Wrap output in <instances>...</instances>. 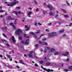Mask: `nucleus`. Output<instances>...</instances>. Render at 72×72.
I'll list each match as a JSON object with an SVG mask.
<instances>
[{"label": "nucleus", "mask_w": 72, "mask_h": 72, "mask_svg": "<svg viewBox=\"0 0 72 72\" xmlns=\"http://www.w3.org/2000/svg\"><path fill=\"white\" fill-rule=\"evenodd\" d=\"M4 12V11L3 10H0V13H3Z\"/></svg>", "instance_id": "29"}, {"label": "nucleus", "mask_w": 72, "mask_h": 72, "mask_svg": "<svg viewBox=\"0 0 72 72\" xmlns=\"http://www.w3.org/2000/svg\"><path fill=\"white\" fill-rule=\"evenodd\" d=\"M44 52H45V53H47V50L45 48L44 51Z\"/></svg>", "instance_id": "46"}, {"label": "nucleus", "mask_w": 72, "mask_h": 72, "mask_svg": "<svg viewBox=\"0 0 72 72\" xmlns=\"http://www.w3.org/2000/svg\"><path fill=\"white\" fill-rule=\"evenodd\" d=\"M33 1L34 2H35V4H37V2L36 1H35V0H33Z\"/></svg>", "instance_id": "40"}, {"label": "nucleus", "mask_w": 72, "mask_h": 72, "mask_svg": "<svg viewBox=\"0 0 72 72\" xmlns=\"http://www.w3.org/2000/svg\"><path fill=\"white\" fill-rule=\"evenodd\" d=\"M49 14L52 16H53V15H54V14L51 12H50V13H49Z\"/></svg>", "instance_id": "13"}, {"label": "nucleus", "mask_w": 72, "mask_h": 72, "mask_svg": "<svg viewBox=\"0 0 72 72\" xmlns=\"http://www.w3.org/2000/svg\"><path fill=\"white\" fill-rule=\"evenodd\" d=\"M64 30H61L60 31V33H61L62 32H64Z\"/></svg>", "instance_id": "22"}, {"label": "nucleus", "mask_w": 72, "mask_h": 72, "mask_svg": "<svg viewBox=\"0 0 72 72\" xmlns=\"http://www.w3.org/2000/svg\"><path fill=\"white\" fill-rule=\"evenodd\" d=\"M48 36L49 38L53 37L54 36H57L58 35V34L56 32H52L48 34Z\"/></svg>", "instance_id": "1"}, {"label": "nucleus", "mask_w": 72, "mask_h": 72, "mask_svg": "<svg viewBox=\"0 0 72 72\" xmlns=\"http://www.w3.org/2000/svg\"><path fill=\"white\" fill-rule=\"evenodd\" d=\"M38 25L39 26H41L42 24H40V22H38Z\"/></svg>", "instance_id": "52"}, {"label": "nucleus", "mask_w": 72, "mask_h": 72, "mask_svg": "<svg viewBox=\"0 0 72 72\" xmlns=\"http://www.w3.org/2000/svg\"><path fill=\"white\" fill-rule=\"evenodd\" d=\"M36 11H39V9L37 8L36 9Z\"/></svg>", "instance_id": "62"}, {"label": "nucleus", "mask_w": 72, "mask_h": 72, "mask_svg": "<svg viewBox=\"0 0 72 72\" xmlns=\"http://www.w3.org/2000/svg\"><path fill=\"white\" fill-rule=\"evenodd\" d=\"M46 49H48L49 50V48L48 47H45Z\"/></svg>", "instance_id": "34"}, {"label": "nucleus", "mask_w": 72, "mask_h": 72, "mask_svg": "<svg viewBox=\"0 0 72 72\" xmlns=\"http://www.w3.org/2000/svg\"><path fill=\"white\" fill-rule=\"evenodd\" d=\"M0 57H1V58H3V56L2 55H0Z\"/></svg>", "instance_id": "63"}, {"label": "nucleus", "mask_w": 72, "mask_h": 72, "mask_svg": "<svg viewBox=\"0 0 72 72\" xmlns=\"http://www.w3.org/2000/svg\"><path fill=\"white\" fill-rule=\"evenodd\" d=\"M17 9H20V7H16Z\"/></svg>", "instance_id": "56"}, {"label": "nucleus", "mask_w": 72, "mask_h": 72, "mask_svg": "<svg viewBox=\"0 0 72 72\" xmlns=\"http://www.w3.org/2000/svg\"><path fill=\"white\" fill-rule=\"evenodd\" d=\"M19 62L20 63H22V64H24V63H23V60H20L19 61Z\"/></svg>", "instance_id": "10"}, {"label": "nucleus", "mask_w": 72, "mask_h": 72, "mask_svg": "<svg viewBox=\"0 0 72 72\" xmlns=\"http://www.w3.org/2000/svg\"><path fill=\"white\" fill-rule=\"evenodd\" d=\"M69 68V69H72V66H70Z\"/></svg>", "instance_id": "50"}, {"label": "nucleus", "mask_w": 72, "mask_h": 72, "mask_svg": "<svg viewBox=\"0 0 72 72\" xmlns=\"http://www.w3.org/2000/svg\"><path fill=\"white\" fill-rule=\"evenodd\" d=\"M66 61H67V62H68V61H69V59L67 58V59H66Z\"/></svg>", "instance_id": "61"}, {"label": "nucleus", "mask_w": 72, "mask_h": 72, "mask_svg": "<svg viewBox=\"0 0 72 72\" xmlns=\"http://www.w3.org/2000/svg\"><path fill=\"white\" fill-rule=\"evenodd\" d=\"M16 67L18 68V69H19V67L18 66H16Z\"/></svg>", "instance_id": "60"}, {"label": "nucleus", "mask_w": 72, "mask_h": 72, "mask_svg": "<svg viewBox=\"0 0 72 72\" xmlns=\"http://www.w3.org/2000/svg\"><path fill=\"white\" fill-rule=\"evenodd\" d=\"M52 24V23H49L48 24V26H50V25H51V24Z\"/></svg>", "instance_id": "57"}, {"label": "nucleus", "mask_w": 72, "mask_h": 72, "mask_svg": "<svg viewBox=\"0 0 72 72\" xmlns=\"http://www.w3.org/2000/svg\"><path fill=\"white\" fill-rule=\"evenodd\" d=\"M38 46H39V44H36L35 45V47H37Z\"/></svg>", "instance_id": "43"}, {"label": "nucleus", "mask_w": 72, "mask_h": 72, "mask_svg": "<svg viewBox=\"0 0 72 72\" xmlns=\"http://www.w3.org/2000/svg\"><path fill=\"white\" fill-rule=\"evenodd\" d=\"M7 19L8 20H9L10 21V20H14L15 19L14 18H12V17L10 16H7Z\"/></svg>", "instance_id": "6"}, {"label": "nucleus", "mask_w": 72, "mask_h": 72, "mask_svg": "<svg viewBox=\"0 0 72 72\" xmlns=\"http://www.w3.org/2000/svg\"><path fill=\"white\" fill-rule=\"evenodd\" d=\"M45 71H47V72H50V69H46V70H45Z\"/></svg>", "instance_id": "17"}, {"label": "nucleus", "mask_w": 72, "mask_h": 72, "mask_svg": "<svg viewBox=\"0 0 72 72\" xmlns=\"http://www.w3.org/2000/svg\"><path fill=\"white\" fill-rule=\"evenodd\" d=\"M33 51H31L30 52V54H32V53H33Z\"/></svg>", "instance_id": "44"}, {"label": "nucleus", "mask_w": 72, "mask_h": 72, "mask_svg": "<svg viewBox=\"0 0 72 72\" xmlns=\"http://www.w3.org/2000/svg\"><path fill=\"white\" fill-rule=\"evenodd\" d=\"M12 41L14 42H16V41H15V40L14 39H12Z\"/></svg>", "instance_id": "32"}, {"label": "nucleus", "mask_w": 72, "mask_h": 72, "mask_svg": "<svg viewBox=\"0 0 72 72\" xmlns=\"http://www.w3.org/2000/svg\"><path fill=\"white\" fill-rule=\"evenodd\" d=\"M12 27H13L14 30H15V26L13 25Z\"/></svg>", "instance_id": "21"}, {"label": "nucleus", "mask_w": 72, "mask_h": 72, "mask_svg": "<svg viewBox=\"0 0 72 72\" xmlns=\"http://www.w3.org/2000/svg\"><path fill=\"white\" fill-rule=\"evenodd\" d=\"M2 30H6L7 29V28L6 27H4L2 28Z\"/></svg>", "instance_id": "16"}, {"label": "nucleus", "mask_w": 72, "mask_h": 72, "mask_svg": "<svg viewBox=\"0 0 72 72\" xmlns=\"http://www.w3.org/2000/svg\"><path fill=\"white\" fill-rule=\"evenodd\" d=\"M44 35H45V34H44L41 35L40 37V38H41V37H42V36H44Z\"/></svg>", "instance_id": "42"}, {"label": "nucleus", "mask_w": 72, "mask_h": 72, "mask_svg": "<svg viewBox=\"0 0 72 72\" xmlns=\"http://www.w3.org/2000/svg\"><path fill=\"white\" fill-rule=\"evenodd\" d=\"M16 4V2H14V3H11V4H6L7 6H14V5H15Z\"/></svg>", "instance_id": "4"}, {"label": "nucleus", "mask_w": 72, "mask_h": 72, "mask_svg": "<svg viewBox=\"0 0 72 72\" xmlns=\"http://www.w3.org/2000/svg\"><path fill=\"white\" fill-rule=\"evenodd\" d=\"M39 44H42V42L41 41H39Z\"/></svg>", "instance_id": "30"}, {"label": "nucleus", "mask_w": 72, "mask_h": 72, "mask_svg": "<svg viewBox=\"0 0 72 72\" xmlns=\"http://www.w3.org/2000/svg\"><path fill=\"white\" fill-rule=\"evenodd\" d=\"M47 6L48 8H50V11L52 10H53V8L52 7V6H51V5L50 4H48L47 5Z\"/></svg>", "instance_id": "5"}, {"label": "nucleus", "mask_w": 72, "mask_h": 72, "mask_svg": "<svg viewBox=\"0 0 72 72\" xmlns=\"http://www.w3.org/2000/svg\"><path fill=\"white\" fill-rule=\"evenodd\" d=\"M55 51V50L53 49H51V52H53V51Z\"/></svg>", "instance_id": "23"}, {"label": "nucleus", "mask_w": 72, "mask_h": 72, "mask_svg": "<svg viewBox=\"0 0 72 72\" xmlns=\"http://www.w3.org/2000/svg\"><path fill=\"white\" fill-rule=\"evenodd\" d=\"M10 25H12V26H13V23H10Z\"/></svg>", "instance_id": "51"}, {"label": "nucleus", "mask_w": 72, "mask_h": 72, "mask_svg": "<svg viewBox=\"0 0 72 72\" xmlns=\"http://www.w3.org/2000/svg\"><path fill=\"white\" fill-rule=\"evenodd\" d=\"M41 68H42L43 69H44V70H46V69L44 68H43V67H42V66H41Z\"/></svg>", "instance_id": "35"}, {"label": "nucleus", "mask_w": 72, "mask_h": 72, "mask_svg": "<svg viewBox=\"0 0 72 72\" xmlns=\"http://www.w3.org/2000/svg\"><path fill=\"white\" fill-rule=\"evenodd\" d=\"M34 65L35 66V67H39V65H38L36 64H35Z\"/></svg>", "instance_id": "37"}, {"label": "nucleus", "mask_w": 72, "mask_h": 72, "mask_svg": "<svg viewBox=\"0 0 72 72\" xmlns=\"http://www.w3.org/2000/svg\"><path fill=\"white\" fill-rule=\"evenodd\" d=\"M34 35V38H37V36H36V35L35 34V35Z\"/></svg>", "instance_id": "38"}, {"label": "nucleus", "mask_w": 72, "mask_h": 72, "mask_svg": "<svg viewBox=\"0 0 72 72\" xmlns=\"http://www.w3.org/2000/svg\"><path fill=\"white\" fill-rule=\"evenodd\" d=\"M66 4H67V5H68L69 6V3L68 2V1H66Z\"/></svg>", "instance_id": "31"}, {"label": "nucleus", "mask_w": 72, "mask_h": 72, "mask_svg": "<svg viewBox=\"0 0 72 72\" xmlns=\"http://www.w3.org/2000/svg\"><path fill=\"white\" fill-rule=\"evenodd\" d=\"M69 54V52H66L65 53V54H62V55H64V56H67V55H68Z\"/></svg>", "instance_id": "7"}, {"label": "nucleus", "mask_w": 72, "mask_h": 72, "mask_svg": "<svg viewBox=\"0 0 72 72\" xmlns=\"http://www.w3.org/2000/svg\"><path fill=\"white\" fill-rule=\"evenodd\" d=\"M6 46H9V44H6Z\"/></svg>", "instance_id": "55"}, {"label": "nucleus", "mask_w": 72, "mask_h": 72, "mask_svg": "<svg viewBox=\"0 0 72 72\" xmlns=\"http://www.w3.org/2000/svg\"><path fill=\"white\" fill-rule=\"evenodd\" d=\"M64 71L65 72H68V70L66 69H64Z\"/></svg>", "instance_id": "41"}, {"label": "nucleus", "mask_w": 72, "mask_h": 72, "mask_svg": "<svg viewBox=\"0 0 72 72\" xmlns=\"http://www.w3.org/2000/svg\"><path fill=\"white\" fill-rule=\"evenodd\" d=\"M34 25H35V26H37V23H36V22H34Z\"/></svg>", "instance_id": "33"}, {"label": "nucleus", "mask_w": 72, "mask_h": 72, "mask_svg": "<svg viewBox=\"0 0 72 72\" xmlns=\"http://www.w3.org/2000/svg\"><path fill=\"white\" fill-rule=\"evenodd\" d=\"M7 56L8 57V58H11V56L10 55H7Z\"/></svg>", "instance_id": "27"}, {"label": "nucleus", "mask_w": 72, "mask_h": 72, "mask_svg": "<svg viewBox=\"0 0 72 72\" xmlns=\"http://www.w3.org/2000/svg\"><path fill=\"white\" fill-rule=\"evenodd\" d=\"M30 30V28H28L26 30V31H27L28 30Z\"/></svg>", "instance_id": "58"}, {"label": "nucleus", "mask_w": 72, "mask_h": 72, "mask_svg": "<svg viewBox=\"0 0 72 72\" xmlns=\"http://www.w3.org/2000/svg\"><path fill=\"white\" fill-rule=\"evenodd\" d=\"M15 24H17V19H15L14 21Z\"/></svg>", "instance_id": "26"}, {"label": "nucleus", "mask_w": 72, "mask_h": 72, "mask_svg": "<svg viewBox=\"0 0 72 72\" xmlns=\"http://www.w3.org/2000/svg\"><path fill=\"white\" fill-rule=\"evenodd\" d=\"M58 53L56 52L54 53V55H58Z\"/></svg>", "instance_id": "47"}, {"label": "nucleus", "mask_w": 72, "mask_h": 72, "mask_svg": "<svg viewBox=\"0 0 72 72\" xmlns=\"http://www.w3.org/2000/svg\"><path fill=\"white\" fill-rule=\"evenodd\" d=\"M62 11L63 12V13H67V12L66 10H64V9H62Z\"/></svg>", "instance_id": "11"}, {"label": "nucleus", "mask_w": 72, "mask_h": 72, "mask_svg": "<svg viewBox=\"0 0 72 72\" xmlns=\"http://www.w3.org/2000/svg\"><path fill=\"white\" fill-rule=\"evenodd\" d=\"M58 17V15H56V16L55 17V18H57V17Z\"/></svg>", "instance_id": "45"}, {"label": "nucleus", "mask_w": 72, "mask_h": 72, "mask_svg": "<svg viewBox=\"0 0 72 72\" xmlns=\"http://www.w3.org/2000/svg\"><path fill=\"white\" fill-rule=\"evenodd\" d=\"M43 63V61H39V63H40V64H42Z\"/></svg>", "instance_id": "25"}, {"label": "nucleus", "mask_w": 72, "mask_h": 72, "mask_svg": "<svg viewBox=\"0 0 72 72\" xmlns=\"http://www.w3.org/2000/svg\"><path fill=\"white\" fill-rule=\"evenodd\" d=\"M13 13H14V14H15L16 15H17V14H18V13L16 11H14L13 12Z\"/></svg>", "instance_id": "15"}, {"label": "nucleus", "mask_w": 72, "mask_h": 72, "mask_svg": "<svg viewBox=\"0 0 72 72\" xmlns=\"http://www.w3.org/2000/svg\"><path fill=\"white\" fill-rule=\"evenodd\" d=\"M28 57H30V58H33V57L32 56V55H30V54H28Z\"/></svg>", "instance_id": "12"}, {"label": "nucleus", "mask_w": 72, "mask_h": 72, "mask_svg": "<svg viewBox=\"0 0 72 72\" xmlns=\"http://www.w3.org/2000/svg\"><path fill=\"white\" fill-rule=\"evenodd\" d=\"M22 33V31L21 29H19L17 30V31H15V33L16 35H18V36H19V33Z\"/></svg>", "instance_id": "3"}, {"label": "nucleus", "mask_w": 72, "mask_h": 72, "mask_svg": "<svg viewBox=\"0 0 72 72\" xmlns=\"http://www.w3.org/2000/svg\"><path fill=\"white\" fill-rule=\"evenodd\" d=\"M46 64L47 65V66H48L49 65H50V64H51V62H46Z\"/></svg>", "instance_id": "14"}, {"label": "nucleus", "mask_w": 72, "mask_h": 72, "mask_svg": "<svg viewBox=\"0 0 72 72\" xmlns=\"http://www.w3.org/2000/svg\"><path fill=\"white\" fill-rule=\"evenodd\" d=\"M19 38H18L19 39H20V40H22V37H21L20 36V35H19Z\"/></svg>", "instance_id": "19"}, {"label": "nucleus", "mask_w": 72, "mask_h": 72, "mask_svg": "<svg viewBox=\"0 0 72 72\" xmlns=\"http://www.w3.org/2000/svg\"><path fill=\"white\" fill-rule=\"evenodd\" d=\"M32 14V12H29L28 13L27 15H28V17H30L31 16H30V15Z\"/></svg>", "instance_id": "8"}, {"label": "nucleus", "mask_w": 72, "mask_h": 72, "mask_svg": "<svg viewBox=\"0 0 72 72\" xmlns=\"http://www.w3.org/2000/svg\"><path fill=\"white\" fill-rule=\"evenodd\" d=\"M30 33L31 34V35H35V34L33 32H30Z\"/></svg>", "instance_id": "18"}, {"label": "nucleus", "mask_w": 72, "mask_h": 72, "mask_svg": "<svg viewBox=\"0 0 72 72\" xmlns=\"http://www.w3.org/2000/svg\"><path fill=\"white\" fill-rule=\"evenodd\" d=\"M29 39L26 40L25 42H24V41H21V44H25L27 45H29Z\"/></svg>", "instance_id": "2"}, {"label": "nucleus", "mask_w": 72, "mask_h": 72, "mask_svg": "<svg viewBox=\"0 0 72 72\" xmlns=\"http://www.w3.org/2000/svg\"><path fill=\"white\" fill-rule=\"evenodd\" d=\"M15 38L13 36H12V40H14V39Z\"/></svg>", "instance_id": "48"}, {"label": "nucleus", "mask_w": 72, "mask_h": 72, "mask_svg": "<svg viewBox=\"0 0 72 72\" xmlns=\"http://www.w3.org/2000/svg\"><path fill=\"white\" fill-rule=\"evenodd\" d=\"M40 30H39L38 31V32H36L35 33L36 34H37V33H40Z\"/></svg>", "instance_id": "28"}, {"label": "nucleus", "mask_w": 72, "mask_h": 72, "mask_svg": "<svg viewBox=\"0 0 72 72\" xmlns=\"http://www.w3.org/2000/svg\"><path fill=\"white\" fill-rule=\"evenodd\" d=\"M46 31L47 32H49V31L48 29H46Z\"/></svg>", "instance_id": "59"}, {"label": "nucleus", "mask_w": 72, "mask_h": 72, "mask_svg": "<svg viewBox=\"0 0 72 72\" xmlns=\"http://www.w3.org/2000/svg\"><path fill=\"white\" fill-rule=\"evenodd\" d=\"M3 23L4 24V25H5V21H3Z\"/></svg>", "instance_id": "49"}, {"label": "nucleus", "mask_w": 72, "mask_h": 72, "mask_svg": "<svg viewBox=\"0 0 72 72\" xmlns=\"http://www.w3.org/2000/svg\"><path fill=\"white\" fill-rule=\"evenodd\" d=\"M51 54H50V55H47V56L48 57H50V56H51Z\"/></svg>", "instance_id": "54"}, {"label": "nucleus", "mask_w": 72, "mask_h": 72, "mask_svg": "<svg viewBox=\"0 0 72 72\" xmlns=\"http://www.w3.org/2000/svg\"><path fill=\"white\" fill-rule=\"evenodd\" d=\"M24 37H25L27 39H28V38H29V37H30V36H27V35H26L25 33H24Z\"/></svg>", "instance_id": "9"}, {"label": "nucleus", "mask_w": 72, "mask_h": 72, "mask_svg": "<svg viewBox=\"0 0 72 72\" xmlns=\"http://www.w3.org/2000/svg\"><path fill=\"white\" fill-rule=\"evenodd\" d=\"M44 45H48V43L46 42H44Z\"/></svg>", "instance_id": "39"}, {"label": "nucleus", "mask_w": 72, "mask_h": 72, "mask_svg": "<svg viewBox=\"0 0 72 72\" xmlns=\"http://www.w3.org/2000/svg\"><path fill=\"white\" fill-rule=\"evenodd\" d=\"M24 56L26 57H27V55L26 54H24Z\"/></svg>", "instance_id": "64"}, {"label": "nucleus", "mask_w": 72, "mask_h": 72, "mask_svg": "<svg viewBox=\"0 0 72 72\" xmlns=\"http://www.w3.org/2000/svg\"><path fill=\"white\" fill-rule=\"evenodd\" d=\"M46 13H47V12H46V11H43V14H45Z\"/></svg>", "instance_id": "24"}, {"label": "nucleus", "mask_w": 72, "mask_h": 72, "mask_svg": "<svg viewBox=\"0 0 72 72\" xmlns=\"http://www.w3.org/2000/svg\"><path fill=\"white\" fill-rule=\"evenodd\" d=\"M3 35L4 37H6V38H7V37L5 35L4 33L3 34Z\"/></svg>", "instance_id": "20"}, {"label": "nucleus", "mask_w": 72, "mask_h": 72, "mask_svg": "<svg viewBox=\"0 0 72 72\" xmlns=\"http://www.w3.org/2000/svg\"><path fill=\"white\" fill-rule=\"evenodd\" d=\"M64 17H66V18H67V17H68V16L67 15H64Z\"/></svg>", "instance_id": "36"}, {"label": "nucleus", "mask_w": 72, "mask_h": 72, "mask_svg": "<svg viewBox=\"0 0 72 72\" xmlns=\"http://www.w3.org/2000/svg\"><path fill=\"white\" fill-rule=\"evenodd\" d=\"M46 38L43 39L42 40L43 41H45V40H46Z\"/></svg>", "instance_id": "53"}]
</instances>
